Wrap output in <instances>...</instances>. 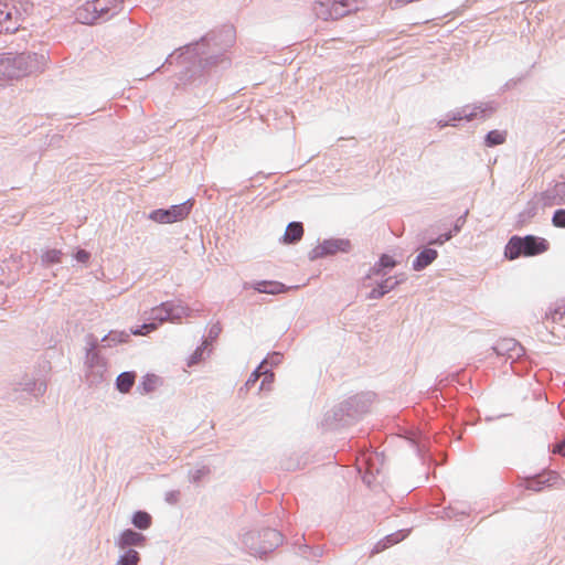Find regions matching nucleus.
<instances>
[{"label": "nucleus", "mask_w": 565, "mask_h": 565, "mask_svg": "<svg viewBox=\"0 0 565 565\" xmlns=\"http://www.w3.org/2000/svg\"><path fill=\"white\" fill-rule=\"evenodd\" d=\"M547 249L548 243L544 238L535 237L532 235L525 236L523 238L513 236L505 247V256L509 259H515L520 255L534 256L542 254Z\"/></svg>", "instance_id": "7ed1b4c3"}, {"label": "nucleus", "mask_w": 565, "mask_h": 565, "mask_svg": "<svg viewBox=\"0 0 565 565\" xmlns=\"http://www.w3.org/2000/svg\"><path fill=\"white\" fill-rule=\"evenodd\" d=\"M386 292H387V289H385L383 286H381L379 289H374L371 292L370 298H380Z\"/></svg>", "instance_id": "cd10ccee"}, {"label": "nucleus", "mask_w": 565, "mask_h": 565, "mask_svg": "<svg viewBox=\"0 0 565 565\" xmlns=\"http://www.w3.org/2000/svg\"><path fill=\"white\" fill-rule=\"evenodd\" d=\"M139 562V554L129 550L125 555L118 559V565H137Z\"/></svg>", "instance_id": "a211bd4d"}, {"label": "nucleus", "mask_w": 565, "mask_h": 565, "mask_svg": "<svg viewBox=\"0 0 565 565\" xmlns=\"http://www.w3.org/2000/svg\"><path fill=\"white\" fill-rule=\"evenodd\" d=\"M349 246V242L344 241H326L320 248L326 254H334L338 250H345Z\"/></svg>", "instance_id": "2eb2a0df"}, {"label": "nucleus", "mask_w": 565, "mask_h": 565, "mask_svg": "<svg viewBox=\"0 0 565 565\" xmlns=\"http://www.w3.org/2000/svg\"><path fill=\"white\" fill-rule=\"evenodd\" d=\"M157 329H158V323L152 321L149 323H145L137 329L131 330V333L135 335H146Z\"/></svg>", "instance_id": "6ab92c4d"}, {"label": "nucleus", "mask_w": 565, "mask_h": 565, "mask_svg": "<svg viewBox=\"0 0 565 565\" xmlns=\"http://www.w3.org/2000/svg\"><path fill=\"white\" fill-rule=\"evenodd\" d=\"M110 0L87 1L76 9V20L83 24H93L109 11Z\"/></svg>", "instance_id": "20e7f679"}, {"label": "nucleus", "mask_w": 565, "mask_h": 565, "mask_svg": "<svg viewBox=\"0 0 565 565\" xmlns=\"http://www.w3.org/2000/svg\"><path fill=\"white\" fill-rule=\"evenodd\" d=\"M38 66L36 54L8 53L0 57V78L19 79L32 74Z\"/></svg>", "instance_id": "f03ea898"}, {"label": "nucleus", "mask_w": 565, "mask_h": 565, "mask_svg": "<svg viewBox=\"0 0 565 565\" xmlns=\"http://www.w3.org/2000/svg\"><path fill=\"white\" fill-rule=\"evenodd\" d=\"M136 380V374L134 372H124L121 373L116 381L117 390L120 393H128Z\"/></svg>", "instance_id": "ddd939ff"}, {"label": "nucleus", "mask_w": 565, "mask_h": 565, "mask_svg": "<svg viewBox=\"0 0 565 565\" xmlns=\"http://www.w3.org/2000/svg\"><path fill=\"white\" fill-rule=\"evenodd\" d=\"M145 536L132 530H126L121 533L117 541V545L120 548L127 546H142L145 544Z\"/></svg>", "instance_id": "6e6552de"}, {"label": "nucleus", "mask_w": 565, "mask_h": 565, "mask_svg": "<svg viewBox=\"0 0 565 565\" xmlns=\"http://www.w3.org/2000/svg\"><path fill=\"white\" fill-rule=\"evenodd\" d=\"M254 289L262 294L278 295L285 292L287 287L278 281H258L254 285Z\"/></svg>", "instance_id": "9d476101"}, {"label": "nucleus", "mask_w": 565, "mask_h": 565, "mask_svg": "<svg viewBox=\"0 0 565 565\" xmlns=\"http://www.w3.org/2000/svg\"><path fill=\"white\" fill-rule=\"evenodd\" d=\"M43 259L47 263H58L61 260V252L56 249L49 250L44 254Z\"/></svg>", "instance_id": "5701e85b"}, {"label": "nucleus", "mask_w": 565, "mask_h": 565, "mask_svg": "<svg viewBox=\"0 0 565 565\" xmlns=\"http://www.w3.org/2000/svg\"><path fill=\"white\" fill-rule=\"evenodd\" d=\"M437 257V252L435 249H424L416 257L413 267L415 270H420L431 264Z\"/></svg>", "instance_id": "f8f14e48"}, {"label": "nucleus", "mask_w": 565, "mask_h": 565, "mask_svg": "<svg viewBox=\"0 0 565 565\" xmlns=\"http://www.w3.org/2000/svg\"><path fill=\"white\" fill-rule=\"evenodd\" d=\"M554 192H555V195L558 196L557 203L565 202V182L557 183L554 186Z\"/></svg>", "instance_id": "393cba45"}, {"label": "nucleus", "mask_w": 565, "mask_h": 565, "mask_svg": "<svg viewBox=\"0 0 565 565\" xmlns=\"http://www.w3.org/2000/svg\"><path fill=\"white\" fill-rule=\"evenodd\" d=\"M132 523L140 530H146L151 525V516L143 511H138L134 514Z\"/></svg>", "instance_id": "f3484780"}, {"label": "nucleus", "mask_w": 565, "mask_h": 565, "mask_svg": "<svg viewBox=\"0 0 565 565\" xmlns=\"http://www.w3.org/2000/svg\"><path fill=\"white\" fill-rule=\"evenodd\" d=\"M351 11L350 0H322L316 7L317 15L323 20L340 19Z\"/></svg>", "instance_id": "423d86ee"}, {"label": "nucleus", "mask_w": 565, "mask_h": 565, "mask_svg": "<svg viewBox=\"0 0 565 565\" xmlns=\"http://www.w3.org/2000/svg\"><path fill=\"white\" fill-rule=\"evenodd\" d=\"M479 111H480V113H483L484 110H483V109H481V107H480V106L475 107V108L472 109V111H471V113H469V114H467V113L465 111V114H463L462 116H460V117H459V119L466 118L467 120H471L472 118H475V117H477V116H478Z\"/></svg>", "instance_id": "bb28decb"}, {"label": "nucleus", "mask_w": 565, "mask_h": 565, "mask_svg": "<svg viewBox=\"0 0 565 565\" xmlns=\"http://www.w3.org/2000/svg\"><path fill=\"white\" fill-rule=\"evenodd\" d=\"M108 338L113 341H118V342H126L129 338V334L126 333V332H110Z\"/></svg>", "instance_id": "a878e982"}, {"label": "nucleus", "mask_w": 565, "mask_h": 565, "mask_svg": "<svg viewBox=\"0 0 565 565\" xmlns=\"http://www.w3.org/2000/svg\"><path fill=\"white\" fill-rule=\"evenodd\" d=\"M552 223L556 227H565V210H557L553 215Z\"/></svg>", "instance_id": "4be33fe9"}, {"label": "nucleus", "mask_w": 565, "mask_h": 565, "mask_svg": "<svg viewBox=\"0 0 565 565\" xmlns=\"http://www.w3.org/2000/svg\"><path fill=\"white\" fill-rule=\"evenodd\" d=\"M33 11L30 0L0 1V34L14 33Z\"/></svg>", "instance_id": "f257e3e1"}, {"label": "nucleus", "mask_w": 565, "mask_h": 565, "mask_svg": "<svg viewBox=\"0 0 565 565\" xmlns=\"http://www.w3.org/2000/svg\"><path fill=\"white\" fill-rule=\"evenodd\" d=\"M379 266L381 268H392L395 266V260L392 256L384 254L380 258Z\"/></svg>", "instance_id": "b1692460"}, {"label": "nucleus", "mask_w": 565, "mask_h": 565, "mask_svg": "<svg viewBox=\"0 0 565 565\" xmlns=\"http://www.w3.org/2000/svg\"><path fill=\"white\" fill-rule=\"evenodd\" d=\"M88 258H89V254H88L86 250H83V249H82V250H78V252L76 253V259H77L78 262H83V263H85V262H87V260H88Z\"/></svg>", "instance_id": "c85d7f7f"}, {"label": "nucleus", "mask_w": 565, "mask_h": 565, "mask_svg": "<svg viewBox=\"0 0 565 565\" xmlns=\"http://www.w3.org/2000/svg\"><path fill=\"white\" fill-rule=\"evenodd\" d=\"M553 452H557L562 456H565V441L562 443V444H557L554 449H553Z\"/></svg>", "instance_id": "c756f323"}, {"label": "nucleus", "mask_w": 565, "mask_h": 565, "mask_svg": "<svg viewBox=\"0 0 565 565\" xmlns=\"http://www.w3.org/2000/svg\"><path fill=\"white\" fill-rule=\"evenodd\" d=\"M282 542L281 534L276 530H266L263 533V544L259 546V553L266 554L279 546Z\"/></svg>", "instance_id": "0eeeda50"}, {"label": "nucleus", "mask_w": 565, "mask_h": 565, "mask_svg": "<svg viewBox=\"0 0 565 565\" xmlns=\"http://www.w3.org/2000/svg\"><path fill=\"white\" fill-rule=\"evenodd\" d=\"M507 131L504 130H491L486 137V145L488 147L499 146L505 142Z\"/></svg>", "instance_id": "4468645a"}, {"label": "nucleus", "mask_w": 565, "mask_h": 565, "mask_svg": "<svg viewBox=\"0 0 565 565\" xmlns=\"http://www.w3.org/2000/svg\"><path fill=\"white\" fill-rule=\"evenodd\" d=\"M192 202L186 201L184 203L172 205L170 209L163 210L158 209L149 214V218L161 224H170L182 221L188 217L192 209Z\"/></svg>", "instance_id": "39448f33"}, {"label": "nucleus", "mask_w": 565, "mask_h": 565, "mask_svg": "<svg viewBox=\"0 0 565 565\" xmlns=\"http://www.w3.org/2000/svg\"><path fill=\"white\" fill-rule=\"evenodd\" d=\"M303 236V226L299 222L290 223L284 234V243L285 244H294L299 242Z\"/></svg>", "instance_id": "9b49d317"}, {"label": "nucleus", "mask_w": 565, "mask_h": 565, "mask_svg": "<svg viewBox=\"0 0 565 565\" xmlns=\"http://www.w3.org/2000/svg\"><path fill=\"white\" fill-rule=\"evenodd\" d=\"M157 377L153 376V375H148L143 379L142 381V388H143V392L146 393H149L151 392L152 390H154L156 385H157Z\"/></svg>", "instance_id": "412c9836"}, {"label": "nucleus", "mask_w": 565, "mask_h": 565, "mask_svg": "<svg viewBox=\"0 0 565 565\" xmlns=\"http://www.w3.org/2000/svg\"><path fill=\"white\" fill-rule=\"evenodd\" d=\"M173 306L169 302H164L159 307L151 310V318L158 326L173 319Z\"/></svg>", "instance_id": "1a4fd4ad"}, {"label": "nucleus", "mask_w": 565, "mask_h": 565, "mask_svg": "<svg viewBox=\"0 0 565 565\" xmlns=\"http://www.w3.org/2000/svg\"><path fill=\"white\" fill-rule=\"evenodd\" d=\"M263 367H264V365L262 364V365L258 366V369L255 372L252 373V375L249 376V379L246 382V386L247 387L254 385L257 382V380L260 376V374L264 375V380H263L260 388L264 387V384L266 382H268V383L273 382L274 375L271 373H267L266 371L262 372Z\"/></svg>", "instance_id": "dca6fc26"}, {"label": "nucleus", "mask_w": 565, "mask_h": 565, "mask_svg": "<svg viewBox=\"0 0 565 565\" xmlns=\"http://www.w3.org/2000/svg\"><path fill=\"white\" fill-rule=\"evenodd\" d=\"M205 350V344L203 343L201 347H199L189 358L188 360V366H193L198 364L203 359V353Z\"/></svg>", "instance_id": "aec40b11"}]
</instances>
